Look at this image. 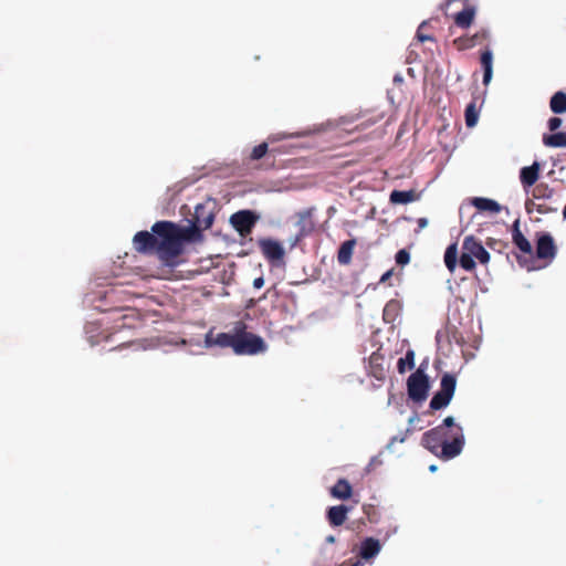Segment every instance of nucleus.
<instances>
[{
    "mask_svg": "<svg viewBox=\"0 0 566 566\" xmlns=\"http://www.w3.org/2000/svg\"><path fill=\"white\" fill-rule=\"evenodd\" d=\"M421 444L442 461L453 460L462 453L465 444L463 427L455 423L454 417L448 416L422 434Z\"/></svg>",
    "mask_w": 566,
    "mask_h": 566,
    "instance_id": "nucleus-1",
    "label": "nucleus"
},
{
    "mask_svg": "<svg viewBox=\"0 0 566 566\" xmlns=\"http://www.w3.org/2000/svg\"><path fill=\"white\" fill-rule=\"evenodd\" d=\"M151 231L157 235V254L159 259L168 263L184 252V245L175 230L171 221H157L153 224Z\"/></svg>",
    "mask_w": 566,
    "mask_h": 566,
    "instance_id": "nucleus-2",
    "label": "nucleus"
},
{
    "mask_svg": "<svg viewBox=\"0 0 566 566\" xmlns=\"http://www.w3.org/2000/svg\"><path fill=\"white\" fill-rule=\"evenodd\" d=\"M238 338L235 342L237 355H258L268 350V345L264 339L255 334L245 331V325L242 322L237 323Z\"/></svg>",
    "mask_w": 566,
    "mask_h": 566,
    "instance_id": "nucleus-3",
    "label": "nucleus"
},
{
    "mask_svg": "<svg viewBox=\"0 0 566 566\" xmlns=\"http://www.w3.org/2000/svg\"><path fill=\"white\" fill-rule=\"evenodd\" d=\"M457 388V378L453 374L446 373L440 380V389L434 392L430 400L432 410H441L448 407L454 396Z\"/></svg>",
    "mask_w": 566,
    "mask_h": 566,
    "instance_id": "nucleus-4",
    "label": "nucleus"
},
{
    "mask_svg": "<svg viewBox=\"0 0 566 566\" xmlns=\"http://www.w3.org/2000/svg\"><path fill=\"white\" fill-rule=\"evenodd\" d=\"M430 382L428 375L419 367L407 380V392L415 402H422L428 398Z\"/></svg>",
    "mask_w": 566,
    "mask_h": 566,
    "instance_id": "nucleus-5",
    "label": "nucleus"
},
{
    "mask_svg": "<svg viewBox=\"0 0 566 566\" xmlns=\"http://www.w3.org/2000/svg\"><path fill=\"white\" fill-rule=\"evenodd\" d=\"M259 220V213L253 210L244 209L231 214L229 222L241 237H247L252 232Z\"/></svg>",
    "mask_w": 566,
    "mask_h": 566,
    "instance_id": "nucleus-6",
    "label": "nucleus"
},
{
    "mask_svg": "<svg viewBox=\"0 0 566 566\" xmlns=\"http://www.w3.org/2000/svg\"><path fill=\"white\" fill-rule=\"evenodd\" d=\"M214 208L216 202L211 199H208L202 203L196 205L190 221H192L203 230L211 228L214 221Z\"/></svg>",
    "mask_w": 566,
    "mask_h": 566,
    "instance_id": "nucleus-7",
    "label": "nucleus"
},
{
    "mask_svg": "<svg viewBox=\"0 0 566 566\" xmlns=\"http://www.w3.org/2000/svg\"><path fill=\"white\" fill-rule=\"evenodd\" d=\"M175 230L178 233L182 245L185 243H197V242H201L203 240V234H202L203 229L190 220H189V224L184 226V227L175 223Z\"/></svg>",
    "mask_w": 566,
    "mask_h": 566,
    "instance_id": "nucleus-8",
    "label": "nucleus"
},
{
    "mask_svg": "<svg viewBox=\"0 0 566 566\" xmlns=\"http://www.w3.org/2000/svg\"><path fill=\"white\" fill-rule=\"evenodd\" d=\"M133 244L137 252L149 253L157 250V235L153 231H139L134 235Z\"/></svg>",
    "mask_w": 566,
    "mask_h": 566,
    "instance_id": "nucleus-9",
    "label": "nucleus"
},
{
    "mask_svg": "<svg viewBox=\"0 0 566 566\" xmlns=\"http://www.w3.org/2000/svg\"><path fill=\"white\" fill-rule=\"evenodd\" d=\"M259 247L263 255L271 262L281 261L285 253L283 245L274 239H260Z\"/></svg>",
    "mask_w": 566,
    "mask_h": 566,
    "instance_id": "nucleus-10",
    "label": "nucleus"
},
{
    "mask_svg": "<svg viewBox=\"0 0 566 566\" xmlns=\"http://www.w3.org/2000/svg\"><path fill=\"white\" fill-rule=\"evenodd\" d=\"M462 250L468 251L473 259H476L482 264L490 261V253L485 250L482 243L472 235H469L463 240Z\"/></svg>",
    "mask_w": 566,
    "mask_h": 566,
    "instance_id": "nucleus-11",
    "label": "nucleus"
},
{
    "mask_svg": "<svg viewBox=\"0 0 566 566\" xmlns=\"http://www.w3.org/2000/svg\"><path fill=\"white\" fill-rule=\"evenodd\" d=\"M536 255L538 259H554L556 255V247L553 237L547 233H541L536 242Z\"/></svg>",
    "mask_w": 566,
    "mask_h": 566,
    "instance_id": "nucleus-12",
    "label": "nucleus"
},
{
    "mask_svg": "<svg viewBox=\"0 0 566 566\" xmlns=\"http://www.w3.org/2000/svg\"><path fill=\"white\" fill-rule=\"evenodd\" d=\"M360 557L359 560H370L374 559L381 551V544L378 539L374 537L364 538L358 548L356 549Z\"/></svg>",
    "mask_w": 566,
    "mask_h": 566,
    "instance_id": "nucleus-13",
    "label": "nucleus"
},
{
    "mask_svg": "<svg viewBox=\"0 0 566 566\" xmlns=\"http://www.w3.org/2000/svg\"><path fill=\"white\" fill-rule=\"evenodd\" d=\"M481 65L483 69V84L486 86L491 83L493 77V52L491 49H485L481 53Z\"/></svg>",
    "mask_w": 566,
    "mask_h": 566,
    "instance_id": "nucleus-14",
    "label": "nucleus"
},
{
    "mask_svg": "<svg viewBox=\"0 0 566 566\" xmlns=\"http://www.w3.org/2000/svg\"><path fill=\"white\" fill-rule=\"evenodd\" d=\"M539 176V164L534 161L531 166L523 167L520 170V179L524 187L533 186Z\"/></svg>",
    "mask_w": 566,
    "mask_h": 566,
    "instance_id": "nucleus-15",
    "label": "nucleus"
},
{
    "mask_svg": "<svg viewBox=\"0 0 566 566\" xmlns=\"http://www.w3.org/2000/svg\"><path fill=\"white\" fill-rule=\"evenodd\" d=\"M473 207H475L480 211H489L491 213H499L502 211V206L490 198L484 197H474L471 200Z\"/></svg>",
    "mask_w": 566,
    "mask_h": 566,
    "instance_id": "nucleus-16",
    "label": "nucleus"
},
{
    "mask_svg": "<svg viewBox=\"0 0 566 566\" xmlns=\"http://www.w3.org/2000/svg\"><path fill=\"white\" fill-rule=\"evenodd\" d=\"M419 199L413 190H392L389 195V201L392 205H407Z\"/></svg>",
    "mask_w": 566,
    "mask_h": 566,
    "instance_id": "nucleus-17",
    "label": "nucleus"
},
{
    "mask_svg": "<svg viewBox=\"0 0 566 566\" xmlns=\"http://www.w3.org/2000/svg\"><path fill=\"white\" fill-rule=\"evenodd\" d=\"M237 338H238V329H237V324H235L232 333L217 334V336L214 337V344H216V346H219L222 348L231 347L233 349V352L235 353Z\"/></svg>",
    "mask_w": 566,
    "mask_h": 566,
    "instance_id": "nucleus-18",
    "label": "nucleus"
},
{
    "mask_svg": "<svg viewBox=\"0 0 566 566\" xmlns=\"http://www.w3.org/2000/svg\"><path fill=\"white\" fill-rule=\"evenodd\" d=\"M348 507L346 505H336L332 506L327 511V517L332 525L339 526L342 525L347 516Z\"/></svg>",
    "mask_w": 566,
    "mask_h": 566,
    "instance_id": "nucleus-19",
    "label": "nucleus"
},
{
    "mask_svg": "<svg viewBox=\"0 0 566 566\" xmlns=\"http://www.w3.org/2000/svg\"><path fill=\"white\" fill-rule=\"evenodd\" d=\"M475 8L467 7L454 15V23L462 29L469 28L474 19Z\"/></svg>",
    "mask_w": 566,
    "mask_h": 566,
    "instance_id": "nucleus-20",
    "label": "nucleus"
},
{
    "mask_svg": "<svg viewBox=\"0 0 566 566\" xmlns=\"http://www.w3.org/2000/svg\"><path fill=\"white\" fill-rule=\"evenodd\" d=\"M549 107L554 114L566 113V93L563 91L554 93L549 101Z\"/></svg>",
    "mask_w": 566,
    "mask_h": 566,
    "instance_id": "nucleus-21",
    "label": "nucleus"
},
{
    "mask_svg": "<svg viewBox=\"0 0 566 566\" xmlns=\"http://www.w3.org/2000/svg\"><path fill=\"white\" fill-rule=\"evenodd\" d=\"M355 244L356 240L354 239L347 240L342 243L337 254V260L340 264L345 265L350 262Z\"/></svg>",
    "mask_w": 566,
    "mask_h": 566,
    "instance_id": "nucleus-22",
    "label": "nucleus"
},
{
    "mask_svg": "<svg viewBox=\"0 0 566 566\" xmlns=\"http://www.w3.org/2000/svg\"><path fill=\"white\" fill-rule=\"evenodd\" d=\"M543 143L547 147L565 148L566 147V133L555 132L552 135H544Z\"/></svg>",
    "mask_w": 566,
    "mask_h": 566,
    "instance_id": "nucleus-23",
    "label": "nucleus"
},
{
    "mask_svg": "<svg viewBox=\"0 0 566 566\" xmlns=\"http://www.w3.org/2000/svg\"><path fill=\"white\" fill-rule=\"evenodd\" d=\"M444 263L450 272H453L458 263V248L457 244H450L444 252Z\"/></svg>",
    "mask_w": 566,
    "mask_h": 566,
    "instance_id": "nucleus-24",
    "label": "nucleus"
},
{
    "mask_svg": "<svg viewBox=\"0 0 566 566\" xmlns=\"http://www.w3.org/2000/svg\"><path fill=\"white\" fill-rule=\"evenodd\" d=\"M333 496H346L352 494V485L345 479H339L335 485L331 488V494Z\"/></svg>",
    "mask_w": 566,
    "mask_h": 566,
    "instance_id": "nucleus-25",
    "label": "nucleus"
},
{
    "mask_svg": "<svg viewBox=\"0 0 566 566\" xmlns=\"http://www.w3.org/2000/svg\"><path fill=\"white\" fill-rule=\"evenodd\" d=\"M413 367L415 352L412 349H408L405 354V357L399 358L397 368L400 374H403L407 369H412Z\"/></svg>",
    "mask_w": 566,
    "mask_h": 566,
    "instance_id": "nucleus-26",
    "label": "nucleus"
},
{
    "mask_svg": "<svg viewBox=\"0 0 566 566\" xmlns=\"http://www.w3.org/2000/svg\"><path fill=\"white\" fill-rule=\"evenodd\" d=\"M464 116H465V125L468 127L471 128L476 125L478 119H479V112H478L474 103H470L467 105Z\"/></svg>",
    "mask_w": 566,
    "mask_h": 566,
    "instance_id": "nucleus-27",
    "label": "nucleus"
},
{
    "mask_svg": "<svg viewBox=\"0 0 566 566\" xmlns=\"http://www.w3.org/2000/svg\"><path fill=\"white\" fill-rule=\"evenodd\" d=\"M459 263L460 266L465 271H472L475 268V261L473 256L465 250H462Z\"/></svg>",
    "mask_w": 566,
    "mask_h": 566,
    "instance_id": "nucleus-28",
    "label": "nucleus"
},
{
    "mask_svg": "<svg viewBox=\"0 0 566 566\" xmlns=\"http://www.w3.org/2000/svg\"><path fill=\"white\" fill-rule=\"evenodd\" d=\"M514 244L524 253H532V244L524 234L512 237Z\"/></svg>",
    "mask_w": 566,
    "mask_h": 566,
    "instance_id": "nucleus-29",
    "label": "nucleus"
},
{
    "mask_svg": "<svg viewBox=\"0 0 566 566\" xmlns=\"http://www.w3.org/2000/svg\"><path fill=\"white\" fill-rule=\"evenodd\" d=\"M398 310H399V302L395 301V300L389 301L384 308V318L388 322L394 321L395 315Z\"/></svg>",
    "mask_w": 566,
    "mask_h": 566,
    "instance_id": "nucleus-30",
    "label": "nucleus"
},
{
    "mask_svg": "<svg viewBox=\"0 0 566 566\" xmlns=\"http://www.w3.org/2000/svg\"><path fill=\"white\" fill-rule=\"evenodd\" d=\"M268 150H269L268 143H261L258 146L253 147L250 158L252 160H260L266 155Z\"/></svg>",
    "mask_w": 566,
    "mask_h": 566,
    "instance_id": "nucleus-31",
    "label": "nucleus"
},
{
    "mask_svg": "<svg viewBox=\"0 0 566 566\" xmlns=\"http://www.w3.org/2000/svg\"><path fill=\"white\" fill-rule=\"evenodd\" d=\"M395 259H396L397 264H399V265H406V264H408V263H409V261H410V254H409V252H408L407 250L401 249V250H399V251L396 253Z\"/></svg>",
    "mask_w": 566,
    "mask_h": 566,
    "instance_id": "nucleus-32",
    "label": "nucleus"
},
{
    "mask_svg": "<svg viewBox=\"0 0 566 566\" xmlns=\"http://www.w3.org/2000/svg\"><path fill=\"white\" fill-rule=\"evenodd\" d=\"M563 124L562 118L559 117H551L547 122L548 129L551 132H556Z\"/></svg>",
    "mask_w": 566,
    "mask_h": 566,
    "instance_id": "nucleus-33",
    "label": "nucleus"
},
{
    "mask_svg": "<svg viewBox=\"0 0 566 566\" xmlns=\"http://www.w3.org/2000/svg\"><path fill=\"white\" fill-rule=\"evenodd\" d=\"M552 193H553V191H552V190H549V189H547V188H543V189H542L541 187H537V188L535 189L534 197H535V198H542V197H543V198H544V197H545V198H549V197H552Z\"/></svg>",
    "mask_w": 566,
    "mask_h": 566,
    "instance_id": "nucleus-34",
    "label": "nucleus"
},
{
    "mask_svg": "<svg viewBox=\"0 0 566 566\" xmlns=\"http://www.w3.org/2000/svg\"><path fill=\"white\" fill-rule=\"evenodd\" d=\"M291 137H294V135H287V134H272L270 137H269V140L274 143V142H280V140H283V139H286V138H291Z\"/></svg>",
    "mask_w": 566,
    "mask_h": 566,
    "instance_id": "nucleus-35",
    "label": "nucleus"
},
{
    "mask_svg": "<svg viewBox=\"0 0 566 566\" xmlns=\"http://www.w3.org/2000/svg\"><path fill=\"white\" fill-rule=\"evenodd\" d=\"M303 237H304V229H303V228H301L300 233H297V234H296L295 237H293V238H290V244H291V247H292V248H293V247H295V245L298 243V241H300Z\"/></svg>",
    "mask_w": 566,
    "mask_h": 566,
    "instance_id": "nucleus-36",
    "label": "nucleus"
},
{
    "mask_svg": "<svg viewBox=\"0 0 566 566\" xmlns=\"http://www.w3.org/2000/svg\"><path fill=\"white\" fill-rule=\"evenodd\" d=\"M523 234L520 230V220L516 219L512 227V237L521 235Z\"/></svg>",
    "mask_w": 566,
    "mask_h": 566,
    "instance_id": "nucleus-37",
    "label": "nucleus"
},
{
    "mask_svg": "<svg viewBox=\"0 0 566 566\" xmlns=\"http://www.w3.org/2000/svg\"><path fill=\"white\" fill-rule=\"evenodd\" d=\"M205 346H206V347L216 346V344H214V337H212V335H211L210 333L206 335V338H205Z\"/></svg>",
    "mask_w": 566,
    "mask_h": 566,
    "instance_id": "nucleus-38",
    "label": "nucleus"
},
{
    "mask_svg": "<svg viewBox=\"0 0 566 566\" xmlns=\"http://www.w3.org/2000/svg\"><path fill=\"white\" fill-rule=\"evenodd\" d=\"M417 38L420 42L433 41V38L431 35L422 34L419 30L417 32Z\"/></svg>",
    "mask_w": 566,
    "mask_h": 566,
    "instance_id": "nucleus-39",
    "label": "nucleus"
},
{
    "mask_svg": "<svg viewBox=\"0 0 566 566\" xmlns=\"http://www.w3.org/2000/svg\"><path fill=\"white\" fill-rule=\"evenodd\" d=\"M264 285V279L262 276L255 277L253 280V287L261 289Z\"/></svg>",
    "mask_w": 566,
    "mask_h": 566,
    "instance_id": "nucleus-40",
    "label": "nucleus"
},
{
    "mask_svg": "<svg viewBox=\"0 0 566 566\" xmlns=\"http://www.w3.org/2000/svg\"><path fill=\"white\" fill-rule=\"evenodd\" d=\"M417 223H418V228H419V230H422V229H424V228H427V227H428L429 221H428V219H427V218H419V219L417 220Z\"/></svg>",
    "mask_w": 566,
    "mask_h": 566,
    "instance_id": "nucleus-41",
    "label": "nucleus"
},
{
    "mask_svg": "<svg viewBox=\"0 0 566 566\" xmlns=\"http://www.w3.org/2000/svg\"><path fill=\"white\" fill-rule=\"evenodd\" d=\"M391 274H392V271H391V270H389V271L385 272V273L381 275V277H380L379 282H380V283H385V282H386V281L391 276Z\"/></svg>",
    "mask_w": 566,
    "mask_h": 566,
    "instance_id": "nucleus-42",
    "label": "nucleus"
},
{
    "mask_svg": "<svg viewBox=\"0 0 566 566\" xmlns=\"http://www.w3.org/2000/svg\"><path fill=\"white\" fill-rule=\"evenodd\" d=\"M394 82H395V83H398V84L402 83V82H403V77H402V75H401V74H396V75L394 76Z\"/></svg>",
    "mask_w": 566,
    "mask_h": 566,
    "instance_id": "nucleus-43",
    "label": "nucleus"
},
{
    "mask_svg": "<svg viewBox=\"0 0 566 566\" xmlns=\"http://www.w3.org/2000/svg\"><path fill=\"white\" fill-rule=\"evenodd\" d=\"M395 442H396V438H392V439L390 440V442L388 443L387 449H388L389 451H391V449L394 448V443H395Z\"/></svg>",
    "mask_w": 566,
    "mask_h": 566,
    "instance_id": "nucleus-44",
    "label": "nucleus"
},
{
    "mask_svg": "<svg viewBox=\"0 0 566 566\" xmlns=\"http://www.w3.org/2000/svg\"><path fill=\"white\" fill-rule=\"evenodd\" d=\"M326 542L327 543H334L335 542V537L333 535H329L326 537Z\"/></svg>",
    "mask_w": 566,
    "mask_h": 566,
    "instance_id": "nucleus-45",
    "label": "nucleus"
},
{
    "mask_svg": "<svg viewBox=\"0 0 566 566\" xmlns=\"http://www.w3.org/2000/svg\"><path fill=\"white\" fill-rule=\"evenodd\" d=\"M437 470H438V467H437L436 464H431V465L429 467V471H430V472H436Z\"/></svg>",
    "mask_w": 566,
    "mask_h": 566,
    "instance_id": "nucleus-46",
    "label": "nucleus"
},
{
    "mask_svg": "<svg viewBox=\"0 0 566 566\" xmlns=\"http://www.w3.org/2000/svg\"><path fill=\"white\" fill-rule=\"evenodd\" d=\"M352 566H363V562L361 560H357Z\"/></svg>",
    "mask_w": 566,
    "mask_h": 566,
    "instance_id": "nucleus-47",
    "label": "nucleus"
},
{
    "mask_svg": "<svg viewBox=\"0 0 566 566\" xmlns=\"http://www.w3.org/2000/svg\"><path fill=\"white\" fill-rule=\"evenodd\" d=\"M395 438H396V442H403L405 441L403 437H401V438L395 437Z\"/></svg>",
    "mask_w": 566,
    "mask_h": 566,
    "instance_id": "nucleus-48",
    "label": "nucleus"
},
{
    "mask_svg": "<svg viewBox=\"0 0 566 566\" xmlns=\"http://www.w3.org/2000/svg\"><path fill=\"white\" fill-rule=\"evenodd\" d=\"M563 217H564V219H566V205H565V208L563 210Z\"/></svg>",
    "mask_w": 566,
    "mask_h": 566,
    "instance_id": "nucleus-49",
    "label": "nucleus"
},
{
    "mask_svg": "<svg viewBox=\"0 0 566 566\" xmlns=\"http://www.w3.org/2000/svg\"><path fill=\"white\" fill-rule=\"evenodd\" d=\"M415 419H416V417H411V418L409 419V422H410V423L415 422Z\"/></svg>",
    "mask_w": 566,
    "mask_h": 566,
    "instance_id": "nucleus-50",
    "label": "nucleus"
},
{
    "mask_svg": "<svg viewBox=\"0 0 566 566\" xmlns=\"http://www.w3.org/2000/svg\"><path fill=\"white\" fill-rule=\"evenodd\" d=\"M376 460H377L376 458L371 459L370 465H373L376 462Z\"/></svg>",
    "mask_w": 566,
    "mask_h": 566,
    "instance_id": "nucleus-51",
    "label": "nucleus"
},
{
    "mask_svg": "<svg viewBox=\"0 0 566 566\" xmlns=\"http://www.w3.org/2000/svg\"><path fill=\"white\" fill-rule=\"evenodd\" d=\"M537 210H538V212H542V213L544 212V210L542 209V207H541V206L538 207V209H537Z\"/></svg>",
    "mask_w": 566,
    "mask_h": 566,
    "instance_id": "nucleus-52",
    "label": "nucleus"
}]
</instances>
